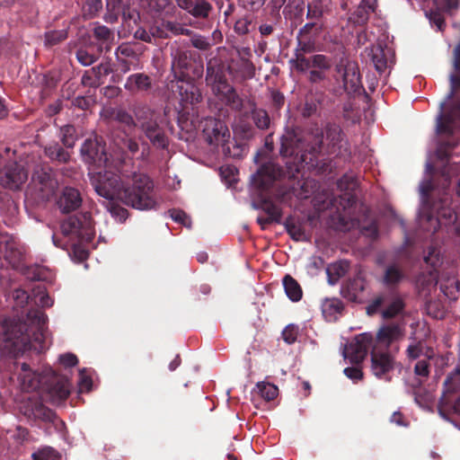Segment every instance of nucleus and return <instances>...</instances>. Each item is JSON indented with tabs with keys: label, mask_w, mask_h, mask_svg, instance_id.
Instances as JSON below:
<instances>
[{
	"label": "nucleus",
	"mask_w": 460,
	"mask_h": 460,
	"mask_svg": "<svg viewBox=\"0 0 460 460\" xmlns=\"http://www.w3.org/2000/svg\"><path fill=\"white\" fill-rule=\"evenodd\" d=\"M102 0H85L83 8L84 14L92 18L97 14V13L102 9Z\"/></svg>",
	"instance_id": "a18cd8bd"
},
{
	"label": "nucleus",
	"mask_w": 460,
	"mask_h": 460,
	"mask_svg": "<svg viewBox=\"0 0 460 460\" xmlns=\"http://www.w3.org/2000/svg\"><path fill=\"white\" fill-rule=\"evenodd\" d=\"M263 209L268 214L269 218L270 221H276L279 222L281 218V211L280 208L271 203V202H265L263 206Z\"/></svg>",
	"instance_id": "864d4df0"
},
{
	"label": "nucleus",
	"mask_w": 460,
	"mask_h": 460,
	"mask_svg": "<svg viewBox=\"0 0 460 460\" xmlns=\"http://www.w3.org/2000/svg\"><path fill=\"white\" fill-rule=\"evenodd\" d=\"M48 316L40 308H31L25 320L4 321L5 339L14 345H22L24 349L41 352L51 344L50 333L47 327Z\"/></svg>",
	"instance_id": "7ed1b4c3"
},
{
	"label": "nucleus",
	"mask_w": 460,
	"mask_h": 460,
	"mask_svg": "<svg viewBox=\"0 0 460 460\" xmlns=\"http://www.w3.org/2000/svg\"><path fill=\"white\" fill-rule=\"evenodd\" d=\"M252 118L259 128H266L270 124V118L267 112L263 110H254L252 112Z\"/></svg>",
	"instance_id": "de8ad7c7"
},
{
	"label": "nucleus",
	"mask_w": 460,
	"mask_h": 460,
	"mask_svg": "<svg viewBox=\"0 0 460 460\" xmlns=\"http://www.w3.org/2000/svg\"><path fill=\"white\" fill-rule=\"evenodd\" d=\"M99 55H100L99 53H98V55L90 53L84 48H79L75 51V58H76L77 61L82 66H90V65L93 64L98 59Z\"/></svg>",
	"instance_id": "79ce46f5"
},
{
	"label": "nucleus",
	"mask_w": 460,
	"mask_h": 460,
	"mask_svg": "<svg viewBox=\"0 0 460 460\" xmlns=\"http://www.w3.org/2000/svg\"><path fill=\"white\" fill-rule=\"evenodd\" d=\"M116 58H136L137 53L135 49L127 43L119 45L115 52Z\"/></svg>",
	"instance_id": "5fc2aeb1"
},
{
	"label": "nucleus",
	"mask_w": 460,
	"mask_h": 460,
	"mask_svg": "<svg viewBox=\"0 0 460 460\" xmlns=\"http://www.w3.org/2000/svg\"><path fill=\"white\" fill-rule=\"evenodd\" d=\"M300 190L296 191V196L299 199H307L312 194L314 193V190L317 187L316 182L314 180L306 179L304 180L301 183L299 182Z\"/></svg>",
	"instance_id": "37998d69"
},
{
	"label": "nucleus",
	"mask_w": 460,
	"mask_h": 460,
	"mask_svg": "<svg viewBox=\"0 0 460 460\" xmlns=\"http://www.w3.org/2000/svg\"><path fill=\"white\" fill-rule=\"evenodd\" d=\"M286 227L289 235L296 241H305L307 235L299 223L288 221Z\"/></svg>",
	"instance_id": "a19ab883"
},
{
	"label": "nucleus",
	"mask_w": 460,
	"mask_h": 460,
	"mask_svg": "<svg viewBox=\"0 0 460 460\" xmlns=\"http://www.w3.org/2000/svg\"><path fill=\"white\" fill-rule=\"evenodd\" d=\"M280 175V168L275 164L269 163L261 166L256 174L252 175L253 183L260 189H267Z\"/></svg>",
	"instance_id": "4be33fe9"
},
{
	"label": "nucleus",
	"mask_w": 460,
	"mask_h": 460,
	"mask_svg": "<svg viewBox=\"0 0 460 460\" xmlns=\"http://www.w3.org/2000/svg\"><path fill=\"white\" fill-rule=\"evenodd\" d=\"M298 332L299 329L297 326L294 324H289L282 332V336L287 343L292 344L296 341Z\"/></svg>",
	"instance_id": "603ef678"
},
{
	"label": "nucleus",
	"mask_w": 460,
	"mask_h": 460,
	"mask_svg": "<svg viewBox=\"0 0 460 460\" xmlns=\"http://www.w3.org/2000/svg\"><path fill=\"white\" fill-rule=\"evenodd\" d=\"M21 411L29 420L55 423L58 419L55 411L37 399H29L24 402Z\"/></svg>",
	"instance_id": "4468645a"
},
{
	"label": "nucleus",
	"mask_w": 460,
	"mask_h": 460,
	"mask_svg": "<svg viewBox=\"0 0 460 460\" xmlns=\"http://www.w3.org/2000/svg\"><path fill=\"white\" fill-rule=\"evenodd\" d=\"M293 68L300 72H305L312 67L311 58H306L302 55H296L295 59L290 60Z\"/></svg>",
	"instance_id": "c03bdc74"
},
{
	"label": "nucleus",
	"mask_w": 460,
	"mask_h": 460,
	"mask_svg": "<svg viewBox=\"0 0 460 460\" xmlns=\"http://www.w3.org/2000/svg\"><path fill=\"white\" fill-rule=\"evenodd\" d=\"M235 172L236 169L232 166H223L220 168V174L228 184H232L236 181Z\"/></svg>",
	"instance_id": "bf43d9fd"
},
{
	"label": "nucleus",
	"mask_w": 460,
	"mask_h": 460,
	"mask_svg": "<svg viewBox=\"0 0 460 460\" xmlns=\"http://www.w3.org/2000/svg\"><path fill=\"white\" fill-rule=\"evenodd\" d=\"M90 181L96 193L108 200H119L140 210L155 205L154 184L146 174L134 173L131 184L124 183L119 175L111 171L92 173Z\"/></svg>",
	"instance_id": "f03ea898"
},
{
	"label": "nucleus",
	"mask_w": 460,
	"mask_h": 460,
	"mask_svg": "<svg viewBox=\"0 0 460 460\" xmlns=\"http://www.w3.org/2000/svg\"><path fill=\"white\" fill-rule=\"evenodd\" d=\"M207 81L212 84L213 91L221 96L228 105L233 109L240 110L242 107V100L235 93L234 89L227 84L222 75L214 74L213 69L208 67Z\"/></svg>",
	"instance_id": "9d476101"
},
{
	"label": "nucleus",
	"mask_w": 460,
	"mask_h": 460,
	"mask_svg": "<svg viewBox=\"0 0 460 460\" xmlns=\"http://www.w3.org/2000/svg\"><path fill=\"white\" fill-rule=\"evenodd\" d=\"M60 228L65 236L75 234L78 238L88 240L93 236L92 216L89 212L69 217L61 223Z\"/></svg>",
	"instance_id": "6e6552de"
},
{
	"label": "nucleus",
	"mask_w": 460,
	"mask_h": 460,
	"mask_svg": "<svg viewBox=\"0 0 460 460\" xmlns=\"http://www.w3.org/2000/svg\"><path fill=\"white\" fill-rule=\"evenodd\" d=\"M343 372L347 377L353 381L360 380L363 376V373L358 367H346Z\"/></svg>",
	"instance_id": "69168bd1"
},
{
	"label": "nucleus",
	"mask_w": 460,
	"mask_h": 460,
	"mask_svg": "<svg viewBox=\"0 0 460 460\" xmlns=\"http://www.w3.org/2000/svg\"><path fill=\"white\" fill-rule=\"evenodd\" d=\"M58 82V78L55 73L49 72L43 75L41 84L44 92H49L54 89Z\"/></svg>",
	"instance_id": "09e8293b"
},
{
	"label": "nucleus",
	"mask_w": 460,
	"mask_h": 460,
	"mask_svg": "<svg viewBox=\"0 0 460 460\" xmlns=\"http://www.w3.org/2000/svg\"><path fill=\"white\" fill-rule=\"evenodd\" d=\"M32 181L39 185L40 190L42 192V198H49L53 195L58 186L55 172L49 165L38 166L32 174Z\"/></svg>",
	"instance_id": "dca6fc26"
},
{
	"label": "nucleus",
	"mask_w": 460,
	"mask_h": 460,
	"mask_svg": "<svg viewBox=\"0 0 460 460\" xmlns=\"http://www.w3.org/2000/svg\"><path fill=\"white\" fill-rule=\"evenodd\" d=\"M280 154L285 157L300 155V159L305 161L302 143L294 132H287L282 136Z\"/></svg>",
	"instance_id": "5701e85b"
},
{
	"label": "nucleus",
	"mask_w": 460,
	"mask_h": 460,
	"mask_svg": "<svg viewBox=\"0 0 460 460\" xmlns=\"http://www.w3.org/2000/svg\"><path fill=\"white\" fill-rule=\"evenodd\" d=\"M134 37L145 42H151L153 38V36L151 35V30L147 31L142 28H139L136 31Z\"/></svg>",
	"instance_id": "338daca9"
},
{
	"label": "nucleus",
	"mask_w": 460,
	"mask_h": 460,
	"mask_svg": "<svg viewBox=\"0 0 460 460\" xmlns=\"http://www.w3.org/2000/svg\"><path fill=\"white\" fill-rule=\"evenodd\" d=\"M152 87V80L149 75L144 73H136L127 78L125 89L135 92H147Z\"/></svg>",
	"instance_id": "c756f323"
},
{
	"label": "nucleus",
	"mask_w": 460,
	"mask_h": 460,
	"mask_svg": "<svg viewBox=\"0 0 460 460\" xmlns=\"http://www.w3.org/2000/svg\"><path fill=\"white\" fill-rule=\"evenodd\" d=\"M178 125L188 133L201 128L206 141L210 145L225 146L230 138V131L226 125L215 118H206L199 121L193 115L190 119L182 113L178 119Z\"/></svg>",
	"instance_id": "20e7f679"
},
{
	"label": "nucleus",
	"mask_w": 460,
	"mask_h": 460,
	"mask_svg": "<svg viewBox=\"0 0 460 460\" xmlns=\"http://www.w3.org/2000/svg\"><path fill=\"white\" fill-rule=\"evenodd\" d=\"M366 288V279L362 272H358L352 279L342 287V296L349 301L359 302L361 294Z\"/></svg>",
	"instance_id": "b1692460"
},
{
	"label": "nucleus",
	"mask_w": 460,
	"mask_h": 460,
	"mask_svg": "<svg viewBox=\"0 0 460 460\" xmlns=\"http://www.w3.org/2000/svg\"><path fill=\"white\" fill-rule=\"evenodd\" d=\"M255 392L266 401H271L278 395L279 389L270 383L260 382L256 385Z\"/></svg>",
	"instance_id": "4c0bfd02"
},
{
	"label": "nucleus",
	"mask_w": 460,
	"mask_h": 460,
	"mask_svg": "<svg viewBox=\"0 0 460 460\" xmlns=\"http://www.w3.org/2000/svg\"><path fill=\"white\" fill-rule=\"evenodd\" d=\"M28 172L24 166L16 162H8L0 168V185L5 189L17 190L26 182Z\"/></svg>",
	"instance_id": "9b49d317"
},
{
	"label": "nucleus",
	"mask_w": 460,
	"mask_h": 460,
	"mask_svg": "<svg viewBox=\"0 0 460 460\" xmlns=\"http://www.w3.org/2000/svg\"><path fill=\"white\" fill-rule=\"evenodd\" d=\"M34 376L35 380L30 379V389H41L52 403H60L70 395L68 378L57 374L51 367L44 368L43 374H35Z\"/></svg>",
	"instance_id": "39448f33"
},
{
	"label": "nucleus",
	"mask_w": 460,
	"mask_h": 460,
	"mask_svg": "<svg viewBox=\"0 0 460 460\" xmlns=\"http://www.w3.org/2000/svg\"><path fill=\"white\" fill-rule=\"evenodd\" d=\"M402 278V274L401 270L395 266L388 267L385 275V282L387 285H393L400 281Z\"/></svg>",
	"instance_id": "49530a36"
},
{
	"label": "nucleus",
	"mask_w": 460,
	"mask_h": 460,
	"mask_svg": "<svg viewBox=\"0 0 460 460\" xmlns=\"http://www.w3.org/2000/svg\"><path fill=\"white\" fill-rule=\"evenodd\" d=\"M83 160L96 167H105L108 164V155L105 150V145L97 138H87L83 143L81 149Z\"/></svg>",
	"instance_id": "ddd939ff"
},
{
	"label": "nucleus",
	"mask_w": 460,
	"mask_h": 460,
	"mask_svg": "<svg viewBox=\"0 0 460 460\" xmlns=\"http://www.w3.org/2000/svg\"><path fill=\"white\" fill-rule=\"evenodd\" d=\"M283 286L287 296L294 302L302 298V289L299 284L291 276L287 275L283 279Z\"/></svg>",
	"instance_id": "c9c22d12"
},
{
	"label": "nucleus",
	"mask_w": 460,
	"mask_h": 460,
	"mask_svg": "<svg viewBox=\"0 0 460 460\" xmlns=\"http://www.w3.org/2000/svg\"><path fill=\"white\" fill-rule=\"evenodd\" d=\"M67 29L49 31L45 33V45L53 47L67 38Z\"/></svg>",
	"instance_id": "ea45409f"
},
{
	"label": "nucleus",
	"mask_w": 460,
	"mask_h": 460,
	"mask_svg": "<svg viewBox=\"0 0 460 460\" xmlns=\"http://www.w3.org/2000/svg\"><path fill=\"white\" fill-rule=\"evenodd\" d=\"M114 119L118 122L124 124L128 128H131L132 127L136 126L137 124L134 121L133 117L126 111L124 110H118L114 113Z\"/></svg>",
	"instance_id": "8fccbe9b"
},
{
	"label": "nucleus",
	"mask_w": 460,
	"mask_h": 460,
	"mask_svg": "<svg viewBox=\"0 0 460 460\" xmlns=\"http://www.w3.org/2000/svg\"><path fill=\"white\" fill-rule=\"evenodd\" d=\"M376 7V0H362L358 4L355 15L358 23H365L370 13H374Z\"/></svg>",
	"instance_id": "f704fd0d"
},
{
	"label": "nucleus",
	"mask_w": 460,
	"mask_h": 460,
	"mask_svg": "<svg viewBox=\"0 0 460 460\" xmlns=\"http://www.w3.org/2000/svg\"><path fill=\"white\" fill-rule=\"evenodd\" d=\"M374 339L369 333H361L345 347L343 355L352 363L361 362L367 356L370 347L373 348Z\"/></svg>",
	"instance_id": "2eb2a0df"
},
{
	"label": "nucleus",
	"mask_w": 460,
	"mask_h": 460,
	"mask_svg": "<svg viewBox=\"0 0 460 460\" xmlns=\"http://www.w3.org/2000/svg\"><path fill=\"white\" fill-rule=\"evenodd\" d=\"M35 304L42 308L49 307L53 305V300L43 290H39L35 296Z\"/></svg>",
	"instance_id": "4d7b16f0"
},
{
	"label": "nucleus",
	"mask_w": 460,
	"mask_h": 460,
	"mask_svg": "<svg viewBox=\"0 0 460 460\" xmlns=\"http://www.w3.org/2000/svg\"><path fill=\"white\" fill-rule=\"evenodd\" d=\"M111 72L108 63H102L84 71L81 83L84 86L97 88L104 83V78Z\"/></svg>",
	"instance_id": "aec40b11"
},
{
	"label": "nucleus",
	"mask_w": 460,
	"mask_h": 460,
	"mask_svg": "<svg viewBox=\"0 0 460 460\" xmlns=\"http://www.w3.org/2000/svg\"><path fill=\"white\" fill-rule=\"evenodd\" d=\"M381 306H383L381 310L382 317L393 318L402 314L404 302L402 298L395 293L382 295L369 305L367 312L368 314H373L378 311Z\"/></svg>",
	"instance_id": "1a4fd4ad"
},
{
	"label": "nucleus",
	"mask_w": 460,
	"mask_h": 460,
	"mask_svg": "<svg viewBox=\"0 0 460 460\" xmlns=\"http://www.w3.org/2000/svg\"><path fill=\"white\" fill-rule=\"evenodd\" d=\"M405 335V323L399 321L395 323H387L380 326L374 340L373 348L387 351L390 348L402 341Z\"/></svg>",
	"instance_id": "0eeeda50"
},
{
	"label": "nucleus",
	"mask_w": 460,
	"mask_h": 460,
	"mask_svg": "<svg viewBox=\"0 0 460 460\" xmlns=\"http://www.w3.org/2000/svg\"><path fill=\"white\" fill-rule=\"evenodd\" d=\"M323 15V8L318 3H311L307 7V18L319 19Z\"/></svg>",
	"instance_id": "052dcab7"
},
{
	"label": "nucleus",
	"mask_w": 460,
	"mask_h": 460,
	"mask_svg": "<svg viewBox=\"0 0 460 460\" xmlns=\"http://www.w3.org/2000/svg\"><path fill=\"white\" fill-rule=\"evenodd\" d=\"M52 453L51 448L40 449L32 454L33 460H48Z\"/></svg>",
	"instance_id": "774afa93"
},
{
	"label": "nucleus",
	"mask_w": 460,
	"mask_h": 460,
	"mask_svg": "<svg viewBox=\"0 0 460 460\" xmlns=\"http://www.w3.org/2000/svg\"><path fill=\"white\" fill-rule=\"evenodd\" d=\"M177 88L179 90L182 110L186 111L189 114V105L192 106L194 103L199 102L200 94L199 93L197 87L189 82H178Z\"/></svg>",
	"instance_id": "bb28decb"
},
{
	"label": "nucleus",
	"mask_w": 460,
	"mask_h": 460,
	"mask_svg": "<svg viewBox=\"0 0 460 460\" xmlns=\"http://www.w3.org/2000/svg\"><path fill=\"white\" fill-rule=\"evenodd\" d=\"M137 123L145 131L146 136L150 139L154 146L165 148L168 146V140L158 127L155 111L146 105L137 106L135 109Z\"/></svg>",
	"instance_id": "423d86ee"
},
{
	"label": "nucleus",
	"mask_w": 460,
	"mask_h": 460,
	"mask_svg": "<svg viewBox=\"0 0 460 460\" xmlns=\"http://www.w3.org/2000/svg\"><path fill=\"white\" fill-rule=\"evenodd\" d=\"M21 369L24 373L22 376V381L24 384L28 383V388H30V379H36L34 376L35 374H43V370L41 372L31 371L30 365L27 363H22L21 366Z\"/></svg>",
	"instance_id": "680f3d73"
},
{
	"label": "nucleus",
	"mask_w": 460,
	"mask_h": 460,
	"mask_svg": "<svg viewBox=\"0 0 460 460\" xmlns=\"http://www.w3.org/2000/svg\"><path fill=\"white\" fill-rule=\"evenodd\" d=\"M44 154L49 160L58 164H67L71 159L69 149L55 141L45 146Z\"/></svg>",
	"instance_id": "c85d7f7f"
},
{
	"label": "nucleus",
	"mask_w": 460,
	"mask_h": 460,
	"mask_svg": "<svg viewBox=\"0 0 460 460\" xmlns=\"http://www.w3.org/2000/svg\"><path fill=\"white\" fill-rule=\"evenodd\" d=\"M59 139L64 147L66 149H73L77 140L75 128L73 125H65L61 127L59 130Z\"/></svg>",
	"instance_id": "72a5a7b5"
},
{
	"label": "nucleus",
	"mask_w": 460,
	"mask_h": 460,
	"mask_svg": "<svg viewBox=\"0 0 460 460\" xmlns=\"http://www.w3.org/2000/svg\"><path fill=\"white\" fill-rule=\"evenodd\" d=\"M312 67L319 68L321 70H327L331 67L330 59L324 55H314L311 57Z\"/></svg>",
	"instance_id": "3c124183"
},
{
	"label": "nucleus",
	"mask_w": 460,
	"mask_h": 460,
	"mask_svg": "<svg viewBox=\"0 0 460 460\" xmlns=\"http://www.w3.org/2000/svg\"><path fill=\"white\" fill-rule=\"evenodd\" d=\"M349 264L346 261H337L328 265L326 273L330 285H335L338 280L346 274Z\"/></svg>",
	"instance_id": "2f4dec72"
},
{
	"label": "nucleus",
	"mask_w": 460,
	"mask_h": 460,
	"mask_svg": "<svg viewBox=\"0 0 460 460\" xmlns=\"http://www.w3.org/2000/svg\"><path fill=\"white\" fill-rule=\"evenodd\" d=\"M337 228L340 231L343 232L350 231L355 228H359L360 233L368 237L375 238L377 236V226L375 223H372L368 226L360 227L358 220L348 217L347 215L340 216L337 223Z\"/></svg>",
	"instance_id": "a878e982"
},
{
	"label": "nucleus",
	"mask_w": 460,
	"mask_h": 460,
	"mask_svg": "<svg viewBox=\"0 0 460 460\" xmlns=\"http://www.w3.org/2000/svg\"><path fill=\"white\" fill-rule=\"evenodd\" d=\"M370 55L375 68L380 75L390 72L394 59V53L391 48L373 46Z\"/></svg>",
	"instance_id": "a211bd4d"
},
{
	"label": "nucleus",
	"mask_w": 460,
	"mask_h": 460,
	"mask_svg": "<svg viewBox=\"0 0 460 460\" xmlns=\"http://www.w3.org/2000/svg\"><path fill=\"white\" fill-rule=\"evenodd\" d=\"M120 149L125 151H129L132 155L138 151V144L133 140L132 138L123 139L122 146H120Z\"/></svg>",
	"instance_id": "0e129e2a"
},
{
	"label": "nucleus",
	"mask_w": 460,
	"mask_h": 460,
	"mask_svg": "<svg viewBox=\"0 0 460 460\" xmlns=\"http://www.w3.org/2000/svg\"><path fill=\"white\" fill-rule=\"evenodd\" d=\"M93 36L97 41V50L101 54L102 51L109 52L114 42V32L105 25L97 23L93 29Z\"/></svg>",
	"instance_id": "393cba45"
},
{
	"label": "nucleus",
	"mask_w": 460,
	"mask_h": 460,
	"mask_svg": "<svg viewBox=\"0 0 460 460\" xmlns=\"http://www.w3.org/2000/svg\"><path fill=\"white\" fill-rule=\"evenodd\" d=\"M172 33V22L164 21H156L151 27V35L153 38L167 39Z\"/></svg>",
	"instance_id": "e433bc0d"
},
{
	"label": "nucleus",
	"mask_w": 460,
	"mask_h": 460,
	"mask_svg": "<svg viewBox=\"0 0 460 460\" xmlns=\"http://www.w3.org/2000/svg\"><path fill=\"white\" fill-rule=\"evenodd\" d=\"M373 374L381 377L386 375L393 368V358L388 351L373 348L371 350Z\"/></svg>",
	"instance_id": "412c9836"
},
{
	"label": "nucleus",
	"mask_w": 460,
	"mask_h": 460,
	"mask_svg": "<svg viewBox=\"0 0 460 460\" xmlns=\"http://www.w3.org/2000/svg\"><path fill=\"white\" fill-rule=\"evenodd\" d=\"M358 186V181L352 174H346L338 181L339 189L346 192L345 195L347 196V201L349 206L355 201L351 191H353Z\"/></svg>",
	"instance_id": "473e14b6"
},
{
	"label": "nucleus",
	"mask_w": 460,
	"mask_h": 460,
	"mask_svg": "<svg viewBox=\"0 0 460 460\" xmlns=\"http://www.w3.org/2000/svg\"><path fill=\"white\" fill-rule=\"evenodd\" d=\"M58 360L65 367H72L78 364V358L73 353L62 354L59 356Z\"/></svg>",
	"instance_id": "13d9d810"
},
{
	"label": "nucleus",
	"mask_w": 460,
	"mask_h": 460,
	"mask_svg": "<svg viewBox=\"0 0 460 460\" xmlns=\"http://www.w3.org/2000/svg\"><path fill=\"white\" fill-rule=\"evenodd\" d=\"M414 373L418 377H428L429 374V365L427 358L420 359L416 363Z\"/></svg>",
	"instance_id": "6e6d98bb"
},
{
	"label": "nucleus",
	"mask_w": 460,
	"mask_h": 460,
	"mask_svg": "<svg viewBox=\"0 0 460 460\" xmlns=\"http://www.w3.org/2000/svg\"><path fill=\"white\" fill-rule=\"evenodd\" d=\"M4 259L12 267H17L22 260L19 243L8 234H0V260Z\"/></svg>",
	"instance_id": "f3484780"
},
{
	"label": "nucleus",
	"mask_w": 460,
	"mask_h": 460,
	"mask_svg": "<svg viewBox=\"0 0 460 460\" xmlns=\"http://www.w3.org/2000/svg\"><path fill=\"white\" fill-rule=\"evenodd\" d=\"M178 5L197 18H207L212 6L205 0H177Z\"/></svg>",
	"instance_id": "cd10ccee"
},
{
	"label": "nucleus",
	"mask_w": 460,
	"mask_h": 460,
	"mask_svg": "<svg viewBox=\"0 0 460 460\" xmlns=\"http://www.w3.org/2000/svg\"><path fill=\"white\" fill-rule=\"evenodd\" d=\"M337 80L341 79L345 91L349 93H358L361 90V78L358 66L350 60H341L336 67Z\"/></svg>",
	"instance_id": "f8f14e48"
},
{
	"label": "nucleus",
	"mask_w": 460,
	"mask_h": 460,
	"mask_svg": "<svg viewBox=\"0 0 460 460\" xmlns=\"http://www.w3.org/2000/svg\"><path fill=\"white\" fill-rule=\"evenodd\" d=\"M174 222L180 223L187 228L191 226L190 218L181 210L174 209Z\"/></svg>",
	"instance_id": "e2e57ef3"
},
{
	"label": "nucleus",
	"mask_w": 460,
	"mask_h": 460,
	"mask_svg": "<svg viewBox=\"0 0 460 460\" xmlns=\"http://www.w3.org/2000/svg\"><path fill=\"white\" fill-rule=\"evenodd\" d=\"M80 191L73 187H66L59 195L57 205L64 214L71 213L79 208L82 205Z\"/></svg>",
	"instance_id": "6ab92c4d"
},
{
	"label": "nucleus",
	"mask_w": 460,
	"mask_h": 460,
	"mask_svg": "<svg viewBox=\"0 0 460 460\" xmlns=\"http://www.w3.org/2000/svg\"><path fill=\"white\" fill-rule=\"evenodd\" d=\"M455 72L449 75L450 93L445 102L440 103V112L437 118L436 131L445 138L438 144L436 155L440 161L446 160L441 168L442 183L435 187L430 181L420 185L421 206L418 220L420 227L429 233H436L442 226L455 223L456 214L450 208V198L446 191L456 174L458 166L448 161L449 152L460 141V43L454 50Z\"/></svg>",
	"instance_id": "f257e3e1"
},
{
	"label": "nucleus",
	"mask_w": 460,
	"mask_h": 460,
	"mask_svg": "<svg viewBox=\"0 0 460 460\" xmlns=\"http://www.w3.org/2000/svg\"><path fill=\"white\" fill-rule=\"evenodd\" d=\"M342 309V302L339 298H325L322 302V312L327 321H334Z\"/></svg>",
	"instance_id": "7c9ffc66"
},
{
	"label": "nucleus",
	"mask_w": 460,
	"mask_h": 460,
	"mask_svg": "<svg viewBox=\"0 0 460 460\" xmlns=\"http://www.w3.org/2000/svg\"><path fill=\"white\" fill-rule=\"evenodd\" d=\"M406 354L409 359L414 360L419 358L421 355H425L429 358L432 356V351L427 349L424 353V346L421 341H412L406 349Z\"/></svg>",
	"instance_id": "58836bf2"
}]
</instances>
